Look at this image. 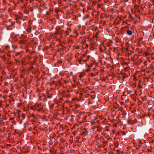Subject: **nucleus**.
<instances>
[{"label":"nucleus","instance_id":"nucleus-5","mask_svg":"<svg viewBox=\"0 0 154 154\" xmlns=\"http://www.w3.org/2000/svg\"><path fill=\"white\" fill-rule=\"evenodd\" d=\"M153 117H154V115H153Z\"/></svg>","mask_w":154,"mask_h":154},{"label":"nucleus","instance_id":"nucleus-4","mask_svg":"<svg viewBox=\"0 0 154 154\" xmlns=\"http://www.w3.org/2000/svg\"><path fill=\"white\" fill-rule=\"evenodd\" d=\"M48 98H50V97H49H49H48Z\"/></svg>","mask_w":154,"mask_h":154},{"label":"nucleus","instance_id":"nucleus-3","mask_svg":"<svg viewBox=\"0 0 154 154\" xmlns=\"http://www.w3.org/2000/svg\"><path fill=\"white\" fill-rule=\"evenodd\" d=\"M81 95H82L83 94L82 93H81Z\"/></svg>","mask_w":154,"mask_h":154},{"label":"nucleus","instance_id":"nucleus-1","mask_svg":"<svg viewBox=\"0 0 154 154\" xmlns=\"http://www.w3.org/2000/svg\"><path fill=\"white\" fill-rule=\"evenodd\" d=\"M133 32L132 31L130 30H128L127 31V33L128 35H131L132 34Z\"/></svg>","mask_w":154,"mask_h":154},{"label":"nucleus","instance_id":"nucleus-2","mask_svg":"<svg viewBox=\"0 0 154 154\" xmlns=\"http://www.w3.org/2000/svg\"><path fill=\"white\" fill-rule=\"evenodd\" d=\"M137 120L136 119H135L134 120V123H136L137 122Z\"/></svg>","mask_w":154,"mask_h":154}]
</instances>
